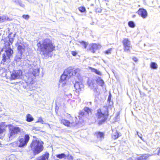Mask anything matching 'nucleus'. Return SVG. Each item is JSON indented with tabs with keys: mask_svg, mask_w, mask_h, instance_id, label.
I'll return each instance as SVG.
<instances>
[{
	"mask_svg": "<svg viewBox=\"0 0 160 160\" xmlns=\"http://www.w3.org/2000/svg\"><path fill=\"white\" fill-rule=\"evenodd\" d=\"M31 71H30V69L29 70L30 72H31L32 74L34 76H38L39 75V69L35 66H34V68L33 67V68H31Z\"/></svg>",
	"mask_w": 160,
	"mask_h": 160,
	"instance_id": "4468645a",
	"label": "nucleus"
},
{
	"mask_svg": "<svg viewBox=\"0 0 160 160\" xmlns=\"http://www.w3.org/2000/svg\"><path fill=\"white\" fill-rule=\"evenodd\" d=\"M22 17L23 18H24V19H26V20H28V19L29 18V16L28 15H23L22 16Z\"/></svg>",
	"mask_w": 160,
	"mask_h": 160,
	"instance_id": "58836bf2",
	"label": "nucleus"
},
{
	"mask_svg": "<svg viewBox=\"0 0 160 160\" xmlns=\"http://www.w3.org/2000/svg\"><path fill=\"white\" fill-rule=\"evenodd\" d=\"M49 157V153H46L36 158L35 160H48Z\"/></svg>",
	"mask_w": 160,
	"mask_h": 160,
	"instance_id": "2eb2a0df",
	"label": "nucleus"
},
{
	"mask_svg": "<svg viewBox=\"0 0 160 160\" xmlns=\"http://www.w3.org/2000/svg\"><path fill=\"white\" fill-rule=\"evenodd\" d=\"M150 156L149 154H143L138 157L137 160H147Z\"/></svg>",
	"mask_w": 160,
	"mask_h": 160,
	"instance_id": "6ab92c4d",
	"label": "nucleus"
},
{
	"mask_svg": "<svg viewBox=\"0 0 160 160\" xmlns=\"http://www.w3.org/2000/svg\"><path fill=\"white\" fill-rule=\"evenodd\" d=\"M11 2L12 3L18 5L21 7L22 8L25 7V5L22 3V1L20 0H11Z\"/></svg>",
	"mask_w": 160,
	"mask_h": 160,
	"instance_id": "dca6fc26",
	"label": "nucleus"
},
{
	"mask_svg": "<svg viewBox=\"0 0 160 160\" xmlns=\"http://www.w3.org/2000/svg\"><path fill=\"white\" fill-rule=\"evenodd\" d=\"M137 135H138V136L142 139V140H143V139L142 138V134H139V133H138V132L137 131Z\"/></svg>",
	"mask_w": 160,
	"mask_h": 160,
	"instance_id": "ea45409f",
	"label": "nucleus"
},
{
	"mask_svg": "<svg viewBox=\"0 0 160 160\" xmlns=\"http://www.w3.org/2000/svg\"><path fill=\"white\" fill-rule=\"evenodd\" d=\"M23 65L26 68L28 69L30 71H31V68L34 66V65L32 63V62L28 60H25L23 62Z\"/></svg>",
	"mask_w": 160,
	"mask_h": 160,
	"instance_id": "9b49d317",
	"label": "nucleus"
},
{
	"mask_svg": "<svg viewBox=\"0 0 160 160\" xmlns=\"http://www.w3.org/2000/svg\"><path fill=\"white\" fill-rule=\"evenodd\" d=\"M123 46H132L130 41L128 38H124L122 41Z\"/></svg>",
	"mask_w": 160,
	"mask_h": 160,
	"instance_id": "aec40b11",
	"label": "nucleus"
},
{
	"mask_svg": "<svg viewBox=\"0 0 160 160\" xmlns=\"http://www.w3.org/2000/svg\"><path fill=\"white\" fill-rule=\"evenodd\" d=\"M9 19V18L6 16H0V22H5L6 20H8Z\"/></svg>",
	"mask_w": 160,
	"mask_h": 160,
	"instance_id": "5701e85b",
	"label": "nucleus"
},
{
	"mask_svg": "<svg viewBox=\"0 0 160 160\" xmlns=\"http://www.w3.org/2000/svg\"><path fill=\"white\" fill-rule=\"evenodd\" d=\"M119 137V134L117 131H115L114 132H113L112 135V138L114 139H116Z\"/></svg>",
	"mask_w": 160,
	"mask_h": 160,
	"instance_id": "c756f323",
	"label": "nucleus"
},
{
	"mask_svg": "<svg viewBox=\"0 0 160 160\" xmlns=\"http://www.w3.org/2000/svg\"><path fill=\"white\" fill-rule=\"evenodd\" d=\"M106 113L107 112H106L105 113H103L102 112L101 109H98L97 110L96 116L98 119V124L99 125H101L107 119L108 116L106 115Z\"/></svg>",
	"mask_w": 160,
	"mask_h": 160,
	"instance_id": "39448f33",
	"label": "nucleus"
},
{
	"mask_svg": "<svg viewBox=\"0 0 160 160\" xmlns=\"http://www.w3.org/2000/svg\"><path fill=\"white\" fill-rule=\"evenodd\" d=\"M102 11V10L100 8H97L96 9V12H101Z\"/></svg>",
	"mask_w": 160,
	"mask_h": 160,
	"instance_id": "c03bdc74",
	"label": "nucleus"
},
{
	"mask_svg": "<svg viewBox=\"0 0 160 160\" xmlns=\"http://www.w3.org/2000/svg\"><path fill=\"white\" fill-rule=\"evenodd\" d=\"M4 123H2V124H4Z\"/></svg>",
	"mask_w": 160,
	"mask_h": 160,
	"instance_id": "de8ad7c7",
	"label": "nucleus"
},
{
	"mask_svg": "<svg viewBox=\"0 0 160 160\" xmlns=\"http://www.w3.org/2000/svg\"><path fill=\"white\" fill-rule=\"evenodd\" d=\"M15 35L14 34L12 37L11 34H9L8 37L2 40V42L3 41L4 42L5 47L7 48L5 50V52L3 54L2 62H3L9 59L13 54V50L10 46L13 42Z\"/></svg>",
	"mask_w": 160,
	"mask_h": 160,
	"instance_id": "f03ea898",
	"label": "nucleus"
},
{
	"mask_svg": "<svg viewBox=\"0 0 160 160\" xmlns=\"http://www.w3.org/2000/svg\"><path fill=\"white\" fill-rule=\"evenodd\" d=\"M22 73L21 70H14L11 74V79L14 80L20 78L22 76Z\"/></svg>",
	"mask_w": 160,
	"mask_h": 160,
	"instance_id": "6e6552de",
	"label": "nucleus"
},
{
	"mask_svg": "<svg viewBox=\"0 0 160 160\" xmlns=\"http://www.w3.org/2000/svg\"><path fill=\"white\" fill-rule=\"evenodd\" d=\"M79 115L80 116H85V113L83 110V111H81L80 112L79 114Z\"/></svg>",
	"mask_w": 160,
	"mask_h": 160,
	"instance_id": "c9c22d12",
	"label": "nucleus"
},
{
	"mask_svg": "<svg viewBox=\"0 0 160 160\" xmlns=\"http://www.w3.org/2000/svg\"><path fill=\"white\" fill-rule=\"evenodd\" d=\"M112 50V48H110V49H108V50H107V51H106L105 52V53L107 54H111V51Z\"/></svg>",
	"mask_w": 160,
	"mask_h": 160,
	"instance_id": "e433bc0d",
	"label": "nucleus"
},
{
	"mask_svg": "<svg viewBox=\"0 0 160 160\" xmlns=\"http://www.w3.org/2000/svg\"><path fill=\"white\" fill-rule=\"evenodd\" d=\"M71 54L74 56H76L77 54H78L77 52L74 51H72L71 52Z\"/></svg>",
	"mask_w": 160,
	"mask_h": 160,
	"instance_id": "4c0bfd02",
	"label": "nucleus"
},
{
	"mask_svg": "<svg viewBox=\"0 0 160 160\" xmlns=\"http://www.w3.org/2000/svg\"><path fill=\"white\" fill-rule=\"evenodd\" d=\"M84 111L85 113V117L88 118L89 115L92 114L91 110L88 107H85L84 108Z\"/></svg>",
	"mask_w": 160,
	"mask_h": 160,
	"instance_id": "a211bd4d",
	"label": "nucleus"
},
{
	"mask_svg": "<svg viewBox=\"0 0 160 160\" xmlns=\"http://www.w3.org/2000/svg\"><path fill=\"white\" fill-rule=\"evenodd\" d=\"M39 49L44 56H47L54 50L55 46L51 40L48 38H44L37 44Z\"/></svg>",
	"mask_w": 160,
	"mask_h": 160,
	"instance_id": "f257e3e1",
	"label": "nucleus"
},
{
	"mask_svg": "<svg viewBox=\"0 0 160 160\" xmlns=\"http://www.w3.org/2000/svg\"><path fill=\"white\" fill-rule=\"evenodd\" d=\"M117 118H118V116H117Z\"/></svg>",
	"mask_w": 160,
	"mask_h": 160,
	"instance_id": "09e8293b",
	"label": "nucleus"
},
{
	"mask_svg": "<svg viewBox=\"0 0 160 160\" xmlns=\"http://www.w3.org/2000/svg\"><path fill=\"white\" fill-rule=\"evenodd\" d=\"M151 68L153 69H156L158 68V65L154 62H152L150 65Z\"/></svg>",
	"mask_w": 160,
	"mask_h": 160,
	"instance_id": "2f4dec72",
	"label": "nucleus"
},
{
	"mask_svg": "<svg viewBox=\"0 0 160 160\" xmlns=\"http://www.w3.org/2000/svg\"><path fill=\"white\" fill-rule=\"evenodd\" d=\"M61 123L67 127H72L75 126L76 123L73 122H70L66 119H62L61 121Z\"/></svg>",
	"mask_w": 160,
	"mask_h": 160,
	"instance_id": "1a4fd4ad",
	"label": "nucleus"
},
{
	"mask_svg": "<svg viewBox=\"0 0 160 160\" xmlns=\"http://www.w3.org/2000/svg\"><path fill=\"white\" fill-rule=\"evenodd\" d=\"M74 87L77 92H79L84 88V85L81 82H77L74 84Z\"/></svg>",
	"mask_w": 160,
	"mask_h": 160,
	"instance_id": "ddd939ff",
	"label": "nucleus"
},
{
	"mask_svg": "<svg viewBox=\"0 0 160 160\" xmlns=\"http://www.w3.org/2000/svg\"><path fill=\"white\" fill-rule=\"evenodd\" d=\"M27 49V46L23 44L18 45V52L22 55Z\"/></svg>",
	"mask_w": 160,
	"mask_h": 160,
	"instance_id": "9d476101",
	"label": "nucleus"
},
{
	"mask_svg": "<svg viewBox=\"0 0 160 160\" xmlns=\"http://www.w3.org/2000/svg\"><path fill=\"white\" fill-rule=\"evenodd\" d=\"M5 130L3 128H0V138L2 139L5 134Z\"/></svg>",
	"mask_w": 160,
	"mask_h": 160,
	"instance_id": "cd10ccee",
	"label": "nucleus"
},
{
	"mask_svg": "<svg viewBox=\"0 0 160 160\" xmlns=\"http://www.w3.org/2000/svg\"><path fill=\"white\" fill-rule=\"evenodd\" d=\"M80 72V70L78 68L73 70L71 68H69L65 70L63 74L61 76L60 80V82L62 83V86L63 87L65 86L69 79L72 76L78 77Z\"/></svg>",
	"mask_w": 160,
	"mask_h": 160,
	"instance_id": "7ed1b4c3",
	"label": "nucleus"
},
{
	"mask_svg": "<svg viewBox=\"0 0 160 160\" xmlns=\"http://www.w3.org/2000/svg\"><path fill=\"white\" fill-rule=\"evenodd\" d=\"M132 59L135 62H137L138 61V58L135 57H133L132 58Z\"/></svg>",
	"mask_w": 160,
	"mask_h": 160,
	"instance_id": "79ce46f5",
	"label": "nucleus"
},
{
	"mask_svg": "<svg viewBox=\"0 0 160 160\" xmlns=\"http://www.w3.org/2000/svg\"><path fill=\"white\" fill-rule=\"evenodd\" d=\"M67 156H68L67 158H68L70 160H72L73 159L72 156L71 155L70 156L69 155H67Z\"/></svg>",
	"mask_w": 160,
	"mask_h": 160,
	"instance_id": "a19ab883",
	"label": "nucleus"
},
{
	"mask_svg": "<svg viewBox=\"0 0 160 160\" xmlns=\"http://www.w3.org/2000/svg\"><path fill=\"white\" fill-rule=\"evenodd\" d=\"M90 68L92 72H95V73L98 75H101V72L98 70L92 68Z\"/></svg>",
	"mask_w": 160,
	"mask_h": 160,
	"instance_id": "7c9ffc66",
	"label": "nucleus"
},
{
	"mask_svg": "<svg viewBox=\"0 0 160 160\" xmlns=\"http://www.w3.org/2000/svg\"><path fill=\"white\" fill-rule=\"evenodd\" d=\"M95 135L97 137V138L99 140H101L104 138V133L102 132H96L95 133Z\"/></svg>",
	"mask_w": 160,
	"mask_h": 160,
	"instance_id": "f3484780",
	"label": "nucleus"
},
{
	"mask_svg": "<svg viewBox=\"0 0 160 160\" xmlns=\"http://www.w3.org/2000/svg\"><path fill=\"white\" fill-rule=\"evenodd\" d=\"M22 131V129L18 127H13L10 128L8 135L9 139H12Z\"/></svg>",
	"mask_w": 160,
	"mask_h": 160,
	"instance_id": "423d86ee",
	"label": "nucleus"
},
{
	"mask_svg": "<svg viewBox=\"0 0 160 160\" xmlns=\"http://www.w3.org/2000/svg\"><path fill=\"white\" fill-rule=\"evenodd\" d=\"M40 122L42 123H43L44 121L41 118H39L38 121V122Z\"/></svg>",
	"mask_w": 160,
	"mask_h": 160,
	"instance_id": "37998d69",
	"label": "nucleus"
},
{
	"mask_svg": "<svg viewBox=\"0 0 160 160\" xmlns=\"http://www.w3.org/2000/svg\"><path fill=\"white\" fill-rule=\"evenodd\" d=\"M111 99V97L110 96H109L108 99V101H109Z\"/></svg>",
	"mask_w": 160,
	"mask_h": 160,
	"instance_id": "49530a36",
	"label": "nucleus"
},
{
	"mask_svg": "<svg viewBox=\"0 0 160 160\" xmlns=\"http://www.w3.org/2000/svg\"><path fill=\"white\" fill-rule=\"evenodd\" d=\"M98 49V46L96 44H93L90 48V50L92 53H94Z\"/></svg>",
	"mask_w": 160,
	"mask_h": 160,
	"instance_id": "4be33fe9",
	"label": "nucleus"
},
{
	"mask_svg": "<svg viewBox=\"0 0 160 160\" xmlns=\"http://www.w3.org/2000/svg\"><path fill=\"white\" fill-rule=\"evenodd\" d=\"M30 139L29 136L28 134H26L24 138H19V142L18 145L19 147H23L26 145Z\"/></svg>",
	"mask_w": 160,
	"mask_h": 160,
	"instance_id": "0eeeda50",
	"label": "nucleus"
},
{
	"mask_svg": "<svg viewBox=\"0 0 160 160\" xmlns=\"http://www.w3.org/2000/svg\"><path fill=\"white\" fill-rule=\"evenodd\" d=\"M96 82L98 85L102 86L104 84L103 81L101 78H99L97 79Z\"/></svg>",
	"mask_w": 160,
	"mask_h": 160,
	"instance_id": "a878e982",
	"label": "nucleus"
},
{
	"mask_svg": "<svg viewBox=\"0 0 160 160\" xmlns=\"http://www.w3.org/2000/svg\"><path fill=\"white\" fill-rule=\"evenodd\" d=\"M88 83L89 87L93 89L95 87L96 84L93 80H89Z\"/></svg>",
	"mask_w": 160,
	"mask_h": 160,
	"instance_id": "412c9836",
	"label": "nucleus"
},
{
	"mask_svg": "<svg viewBox=\"0 0 160 160\" xmlns=\"http://www.w3.org/2000/svg\"><path fill=\"white\" fill-rule=\"evenodd\" d=\"M43 142L40 140H33L30 145L34 155H37L43 150Z\"/></svg>",
	"mask_w": 160,
	"mask_h": 160,
	"instance_id": "20e7f679",
	"label": "nucleus"
},
{
	"mask_svg": "<svg viewBox=\"0 0 160 160\" xmlns=\"http://www.w3.org/2000/svg\"><path fill=\"white\" fill-rule=\"evenodd\" d=\"M26 120L28 122H31L34 120V118L32 117L31 114H28L26 115Z\"/></svg>",
	"mask_w": 160,
	"mask_h": 160,
	"instance_id": "393cba45",
	"label": "nucleus"
},
{
	"mask_svg": "<svg viewBox=\"0 0 160 160\" xmlns=\"http://www.w3.org/2000/svg\"><path fill=\"white\" fill-rule=\"evenodd\" d=\"M56 156L57 158L59 159H62L68 157V156H67V155L63 153L57 154L56 155Z\"/></svg>",
	"mask_w": 160,
	"mask_h": 160,
	"instance_id": "b1692460",
	"label": "nucleus"
},
{
	"mask_svg": "<svg viewBox=\"0 0 160 160\" xmlns=\"http://www.w3.org/2000/svg\"><path fill=\"white\" fill-rule=\"evenodd\" d=\"M79 10L81 12H84L86 11V9L85 7H80L78 8Z\"/></svg>",
	"mask_w": 160,
	"mask_h": 160,
	"instance_id": "f704fd0d",
	"label": "nucleus"
},
{
	"mask_svg": "<svg viewBox=\"0 0 160 160\" xmlns=\"http://www.w3.org/2000/svg\"><path fill=\"white\" fill-rule=\"evenodd\" d=\"M128 26L131 28H134L135 27V24L132 21H129L128 23Z\"/></svg>",
	"mask_w": 160,
	"mask_h": 160,
	"instance_id": "473e14b6",
	"label": "nucleus"
},
{
	"mask_svg": "<svg viewBox=\"0 0 160 160\" xmlns=\"http://www.w3.org/2000/svg\"><path fill=\"white\" fill-rule=\"evenodd\" d=\"M143 18H146L148 15L146 10L143 8H140L137 12Z\"/></svg>",
	"mask_w": 160,
	"mask_h": 160,
	"instance_id": "f8f14e48",
	"label": "nucleus"
},
{
	"mask_svg": "<svg viewBox=\"0 0 160 160\" xmlns=\"http://www.w3.org/2000/svg\"><path fill=\"white\" fill-rule=\"evenodd\" d=\"M158 155H160V148H159L158 150Z\"/></svg>",
	"mask_w": 160,
	"mask_h": 160,
	"instance_id": "a18cd8bd",
	"label": "nucleus"
},
{
	"mask_svg": "<svg viewBox=\"0 0 160 160\" xmlns=\"http://www.w3.org/2000/svg\"><path fill=\"white\" fill-rule=\"evenodd\" d=\"M132 48V46H127L123 47V49L124 52H130V49Z\"/></svg>",
	"mask_w": 160,
	"mask_h": 160,
	"instance_id": "bb28decb",
	"label": "nucleus"
},
{
	"mask_svg": "<svg viewBox=\"0 0 160 160\" xmlns=\"http://www.w3.org/2000/svg\"><path fill=\"white\" fill-rule=\"evenodd\" d=\"M80 43L81 45L84 48H86L88 44H87L84 41H82L81 42H80Z\"/></svg>",
	"mask_w": 160,
	"mask_h": 160,
	"instance_id": "72a5a7b5",
	"label": "nucleus"
},
{
	"mask_svg": "<svg viewBox=\"0 0 160 160\" xmlns=\"http://www.w3.org/2000/svg\"><path fill=\"white\" fill-rule=\"evenodd\" d=\"M101 110L102 112L103 113H105L106 112H107V113H106V115L108 116V107L107 106H104L103 108H102Z\"/></svg>",
	"mask_w": 160,
	"mask_h": 160,
	"instance_id": "c85d7f7f",
	"label": "nucleus"
}]
</instances>
